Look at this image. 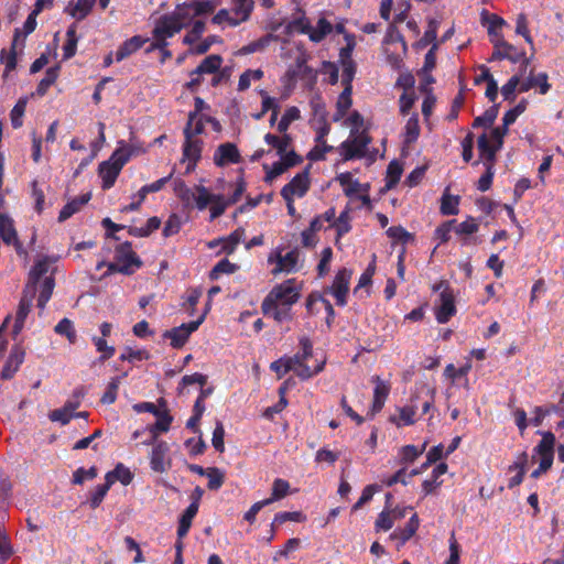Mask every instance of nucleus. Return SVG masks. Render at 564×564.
Masks as SVG:
<instances>
[{
  "mask_svg": "<svg viewBox=\"0 0 564 564\" xmlns=\"http://www.w3.org/2000/svg\"><path fill=\"white\" fill-rule=\"evenodd\" d=\"M341 155L344 161H349L355 158H364V152L358 150L354 142H350V140H346L340 144Z\"/></svg>",
  "mask_w": 564,
  "mask_h": 564,
  "instance_id": "obj_62",
  "label": "nucleus"
},
{
  "mask_svg": "<svg viewBox=\"0 0 564 564\" xmlns=\"http://www.w3.org/2000/svg\"><path fill=\"white\" fill-rule=\"evenodd\" d=\"M288 391V382H284L280 388H279V393H280V400L279 402L273 405V406H270L265 410L264 412V415L267 417H271L273 414L275 413H279L281 412L286 405H288V401L285 399V393Z\"/></svg>",
  "mask_w": 564,
  "mask_h": 564,
  "instance_id": "obj_57",
  "label": "nucleus"
},
{
  "mask_svg": "<svg viewBox=\"0 0 564 564\" xmlns=\"http://www.w3.org/2000/svg\"><path fill=\"white\" fill-rule=\"evenodd\" d=\"M197 193H193L189 204H194L199 210L207 208V206L215 199L216 195H212L206 187L196 186Z\"/></svg>",
  "mask_w": 564,
  "mask_h": 564,
  "instance_id": "obj_35",
  "label": "nucleus"
},
{
  "mask_svg": "<svg viewBox=\"0 0 564 564\" xmlns=\"http://www.w3.org/2000/svg\"><path fill=\"white\" fill-rule=\"evenodd\" d=\"M268 263L273 275L294 272L300 267L299 249H276L270 253Z\"/></svg>",
  "mask_w": 564,
  "mask_h": 564,
  "instance_id": "obj_5",
  "label": "nucleus"
},
{
  "mask_svg": "<svg viewBox=\"0 0 564 564\" xmlns=\"http://www.w3.org/2000/svg\"><path fill=\"white\" fill-rule=\"evenodd\" d=\"M459 197L444 194L441 200V213L446 216L458 214Z\"/></svg>",
  "mask_w": 564,
  "mask_h": 564,
  "instance_id": "obj_45",
  "label": "nucleus"
},
{
  "mask_svg": "<svg viewBox=\"0 0 564 564\" xmlns=\"http://www.w3.org/2000/svg\"><path fill=\"white\" fill-rule=\"evenodd\" d=\"M253 0H236L235 1V13L241 15L239 22L247 21L253 9Z\"/></svg>",
  "mask_w": 564,
  "mask_h": 564,
  "instance_id": "obj_54",
  "label": "nucleus"
},
{
  "mask_svg": "<svg viewBox=\"0 0 564 564\" xmlns=\"http://www.w3.org/2000/svg\"><path fill=\"white\" fill-rule=\"evenodd\" d=\"M120 386V379L112 378L111 381L108 383L105 393L101 397V402L106 404H111L117 399L118 389Z\"/></svg>",
  "mask_w": 564,
  "mask_h": 564,
  "instance_id": "obj_58",
  "label": "nucleus"
},
{
  "mask_svg": "<svg viewBox=\"0 0 564 564\" xmlns=\"http://www.w3.org/2000/svg\"><path fill=\"white\" fill-rule=\"evenodd\" d=\"M206 477L208 478V488L210 490H218L224 484V473L218 468H207Z\"/></svg>",
  "mask_w": 564,
  "mask_h": 564,
  "instance_id": "obj_53",
  "label": "nucleus"
},
{
  "mask_svg": "<svg viewBox=\"0 0 564 564\" xmlns=\"http://www.w3.org/2000/svg\"><path fill=\"white\" fill-rule=\"evenodd\" d=\"M286 521L304 522V521H306V516L301 511H292V512H279L274 517V523L282 524Z\"/></svg>",
  "mask_w": 564,
  "mask_h": 564,
  "instance_id": "obj_63",
  "label": "nucleus"
},
{
  "mask_svg": "<svg viewBox=\"0 0 564 564\" xmlns=\"http://www.w3.org/2000/svg\"><path fill=\"white\" fill-rule=\"evenodd\" d=\"M375 273V264L370 263L365 272L360 275L357 286L355 288V293L365 292L368 294V289L371 284V279Z\"/></svg>",
  "mask_w": 564,
  "mask_h": 564,
  "instance_id": "obj_60",
  "label": "nucleus"
},
{
  "mask_svg": "<svg viewBox=\"0 0 564 564\" xmlns=\"http://www.w3.org/2000/svg\"><path fill=\"white\" fill-rule=\"evenodd\" d=\"M59 74V66H53L46 69L44 78L39 83L36 87V94L44 96L47 89L56 82Z\"/></svg>",
  "mask_w": 564,
  "mask_h": 564,
  "instance_id": "obj_36",
  "label": "nucleus"
},
{
  "mask_svg": "<svg viewBox=\"0 0 564 564\" xmlns=\"http://www.w3.org/2000/svg\"><path fill=\"white\" fill-rule=\"evenodd\" d=\"M420 527V520L416 513H413L409 519L404 528H399L391 534L392 539L399 540L402 544L409 541L417 531Z\"/></svg>",
  "mask_w": 564,
  "mask_h": 564,
  "instance_id": "obj_24",
  "label": "nucleus"
},
{
  "mask_svg": "<svg viewBox=\"0 0 564 564\" xmlns=\"http://www.w3.org/2000/svg\"><path fill=\"white\" fill-rule=\"evenodd\" d=\"M133 479V474L123 464H118L113 470L107 473L105 480L112 486L116 481H120L122 485H129Z\"/></svg>",
  "mask_w": 564,
  "mask_h": 564,
  "instance_id": "obj_25",
  "label": "nucleus"
},
{
  "mask_svg": "<svg viewBox=\"0 0 564 564\" xmlns=\"http://www.w3.org/2000/svg\"><path fill=\"white\" fill-rule=\"evenodd\" d=\"M300 118V110L296 107H290L285 110L284 115L278 123V131L281 133L286 132L292 121Z\"/></svg>",
  "mask_w": 564,
  "mask_h": 564,
  "instance_id": "obj_51",
  "label": "nucleus"
},
{
  "mask_svg": "<svg viewBox=\"0 0 564 564\" xmlns=\"http://www.w3.org/2000/svg\"><path fill=\"white\" fill-rule=\"evenodd\" d=\"M202 296V290L198 288L188 289L184 296L183 307L189 312V314L194 313L195 306L198 303V300Z\"/></svg>",
  "mask_w": 564,
  "mask_h": 564,
  "instance_id": "obj_52",
  "label": "nucleus"
},
{
  "mask_svg": "<svg viewBox=\"0 0 564 564\" xmlns=\"http://www.w3.org/2000/svg\"><path fill=\"white\" fill-rule=\"evenodd\" d=\"M435 393L436 391L434 388H431L426 384H422L413 394L411 401L414 403H416L417 401H422V412L427 413L434 404Z\"/></svg>",
  "mask_w": 564,
  "mask_h": 564,
  "instance_id": "obj_22",
  "label": "nucleus"
},
{
  "mask_svg": "<svg viewBox=\"0 0 564 564\" xmlns=\"http://www.w3.org/2000/svg\"><path fill=\"white\" fill-rule=\"evenodd\" d=\"M308 170L310 165L303 172L296 174L288 184H285L281 189V196H304L310 188Z\"/></svg>",
  "mask_w": 564,
  "mask_h": 564,
  "instance_id": "obj_13",
  "label": "nucleus"
},
{
  "mask_svg": "<svg viewBox=\"0 0 564 564\" xmlns=\"http://www.w3.org/2000/svg\"><path fill=\"white\" fill-rule=\"evenodd\" d=\"M132 156V151L126 149H117L110 159L99 164L98 173L102 180V188L109 189L116 183L122 167Z\"/></svg>",
  "mask_w": 564,
  "mask_h": 564,
  "instance_id": "obj_4",
  "label": "nucleus"
},
{
  "mask_svg": "<svg viewBox=\"0 0 564 564\" xmlns=\"http://www.w3.org/2000/svg\"><path fill=\"white\" fill-rule=\"evenodd\" d=\"M332 31V23L328 22L325 18H321L316 28H313L312 33H310V40L312 42L318 43L323 41Z\"/></svg>",
  "mask_w": 564,
  "mask_h": 564,
  "instance_id": "obj_39",
  "label": "nucleus"
},
{
  "mask_svg": "<svg viewBox=\"0 0 564 564\" xmlns=\"http://www.w3.org/2000/svg\"><path fill=\"white\" fill-rule=\"evenodd\" d=\"M150 355L148 350L140 348L126 347L120 355V360L129 361L131 364L148 360Z\"/></svg>",
  "mask_w": 564,
  "mask_h": 564,
  "instance_id": "obj_42",
  "label": "nucleus"
},
{
  "mask_svg": "<svg viewBox=\"0 0 564 564\" xmlns=\"http://www.w3.org/2000/svg\"><path fill=\"white\" fill-rule=\"evenodd\" d=\"M110 485L105 481V484L102 485H98L94 491L90 494V499H89V502H90V507L93 509H96L97 507L100 506V503L102 502L105 496L107 495L108 490L110 489Z\"/></svg>",
  "mask_w": 564,
  "mask_h": 564,
  "instance_id": "obj_56",
  "label": "nucleus"
},
{
  "mask_svg": "<svg viewBox=\"0 0 564 564\" xmlns=\"http://www.w3.org/2000/svg\"><path fill=\"white\" fill-rule=\"evenodd\" d=\"M372 382L375 383L373 389V401L371 406V415L380 412L388 399L391 384L389 381L382 380L380 377L376 376L372 378Z\"/></svg>",
  "mask_w": 564,
  "mask_h": 564,
  "instance_id": "obj_16",
  "label": "nucleus"
},
{
  "mask_svg": "<svg viewBox=\"0 0 564 564\" xmlns=\"http://www.w3.org/2000/svg\"><path fill=\"white\" fill-rule=\"evenodd\" d=\"M185 142L183 145V159L189 163L186 171L191 172L196 166V163L200 159L202 144L200 140L192 138V127L185 126L184 128Z\"/></svg>",
  "mask_w": 564,
  "mask_h": 564,
  "instance_id": "obj_12",
  "label": "nucleus"
},
{
  "mask_svg": "<svg viewBox=\"0 0 564 564\" xmlns=\"http://www.w3.org/2000/svg\"><path fill=\"white\" fill-rule=\"evenodd\" d=\"M183 28L184 23L177 22L171 14H163L156 20L152 34L153 36L162 37V35H164L166 37H172Z\"/></svg>",
  "mask_w": 564,
  "mask_h": 564,
  "instance_id": "obj_15",
  "label": "nucleus"
},
{
  "mask_svg": "<svg viewBox=\"0 0 564 564\" xmlns=\"http://www.w3.org/2000/svg\"><path fill=\"white\" fill-rule=\"evenodd\" d=\"M143 444L153 445L150 457L151 468L156 473L166 471L171 465L170 458L167 456L169 445L163 441L158 442L156 440L152 443H149L148 440L144 441Z\"/></svg>",
  "mask_w": 564,
  "mask_h": 564,
  "instance_id": "obj_11",
  "label": "nucleus"
},
{
  "mask_svg": "<svg viewBox=\"0 0 564 564\" xmlns=\"http://www.w3.org/2000/svg\"><path fill=\"white\" fill-rule=\"evenodd\" d=\"M302 352L293 357H283L271 364V370L276 372L281 378L289 371H294L301 379H308L323 370L324 362H317L314 366L308 365V359L312 357V344L308 338L300 340Z\"/></svg>",
  "mask_w": 564,
  "mask_h": 564,
  "instance_id": "obj_3",
  "label": "nucleus"
},
{
  "mask_svg": "<svg viewBox=\"0 0 564 564\" xmlns=\"http://www.w3.org/2000/svg\"><path fill=\"white\" fill-rule=\"evenodd\" d=\"M55 271V258L36 256L34 264L29 272V280L17 310L13 325L14 335H18L24 327V322L31 311L33 299L39 290L37 306L40 308L45 307L55 286L53 276Z\"/></svg>",
  "mask_w": 564,
  "mask_h": 564,
  "instance_id": "obj_1",
  "label": "nucleus"
},
{
  "mask_svg": "<svg viewBox=\"0 0 564 564\" xmlns=\"http://www.w3.org/2000/svg\"><path fill=\"white\" fill-rule=\"evenodd\" d=\"M48 417L53 422H58L62 425H66L74 417V411L64 404V406L51 411Z\"/></svg>",
  "mask_w": 564,
  "mask_h": 564,
  "instance_id": "obj_48",
  "label": "nucleus"
},
{
  "mask_svg": "<svg viewBox=\"0 0 564 564\" xmlns=\"http://www.w3.org/2000/svg\"><path fill=\"white\" fill-rule=\"evenodd\" d=\"M210 308V303H207L205 312L199 316L197 321H193L186 324H182L178 327H174L165 333V337L171 340V345L174 348H181L187 341L192 333H194L205 319L207 312Z\"/></svg>",
  "mask_w": 564,
  "mask_h": 564,
  "instance_id": "obj_9",
  "label": "nucleus"
},
{
  "mask_svg": "<svg viewBox=\"0 0 564 564\" xmlns=\"http://www.w3.org/2000/svg\"><path fill=\"white\" fill-rule=\"evenodd\" d=\"M140 267L141 260L132 249H118L115 261L108 264V272L131 274Z\"/></svg>",
  "mask_w": 564,
  "mask_h": 564,
  "instance_id": "obj_8",
  "label": "nucleus"
},
{
  "mask_svg": "<svg viewBox=\"0 0 564 564\" xmlns=\"http://www.w3.org/2000/svg\"><path fill=\"white\" fill-rule=\"evenodd\" d=\"M527 104V100L522 99L514 108L507 111L503 116L505 126L512 124L517 118L525 111Z\"/></svg>",
  "mask_w": 564,
  "mask_h": 564,
  "instance_id": "obj_64",
  "label": "nucleus"
},
{
  "mask_svg": "<svg viewBox=\"0 0 564 564\" xmlns=\"http://www.w3.org/2000/svg\"><path fill=\"white\" fill-rule=\"evenodd\" d=\"M554 445H555V436L551 432H545L542 434V440L534 447V454L540 457V465L546 468H551L553 464L554 457Z\"/></svg>",
  "mask_w": 564,
  "mask_h": 564,
  "instance_id": "obj_14",
  "label": "nucleus"
},
{
  "mask_svg": "<svg viewBox=\"0 0 564 564\" xmlns=\"http://www.w3.org/2000/svg\"><path fill=\"white\" fill-rule=\"evenodd\" d=\"M427 442H424L421 447L414 445H405L399 449V457L402 464L413 463L426 449Z\"/></svg>",
  "mask_w": 564,
  "mask_h": 564,
  "instance_id": "obj_32",
  "label": "nucleus"
},
{
  "mask_svg": "<svg viewBox=\"0 0 564 564\" xmlns=\"http://www.w3.org/2000/svg\"><path fill=\"white\" fill-rule=\"evenodd\" d=\"M433 291H440V300L435 307V316L438 323H447L456 313L453 290L446 281H440L433 285Z\"/></svg>",
  "mask_w": 564,
  "mask_h": 564,
  "instance_id": "obj_6",
  "label": "nucleus"
},
{
  "mask_svg": "<svg viewBox=\"0 0 564 564\" xmlns=\"http://www.w3.org/2000/svg\"><path fill=\"white\" fill-rule=\"evenodd\" d=\"M352 271L346 268L340 269L330 286L326 289V293H329L334 296L336 304L339 306H344L347 304V296L350 290V280H351Z\"/></svg>",
  "mask_w": 564,
  "mask_h": 564,
  "instance_id": "obj_7",
  "label": "nucleus"
},
{
  "mask_svg": "<svg viewBox=\"0 0 564 564\" xmlns=\"http://www.w3.org/2000/svg\"><path fill=\"white\" fill-rule=\"evenodd\" d=\"M498 116V105L488 108L481 116L475 118L473 122L474 128L485 127L489 128L494 124Z\"/></svg>",
  "mask_w": 564,
  "mask_h": 564,
  "instance_id": "obj_44",
  "label": "nucleus"
},
{
  "mask_svg": "<svg viewBox=\"0 0 564 564\" xmlns=\"http://www.w3.org/2000/svg\"><path fill=\"white\" fill-rule=\"evenodd\" d=\"M416 410L417 403L411 401L410 404L398 408V414L392 415L390 422L398 427L413 425L416 422Z\"/></svg>",
  "mask_w": 564,
  "mask_h": 564,
  "instance_id": "obj_18",
  "label": "nucleus"
},
{
  "mask_svg": "<svg viewBox=\"0 0 564 564\" xmlns=\"http://www.w3.org/2000/svg\"><path fill=\"white\" fill-rule=\"evenodd\" d=\"M477 145H478V150H479L480 154L486 156V161H487L486 165L487 164L494 165L495 160H496V153H497V151H499V149L496 147V144L491 145L489 143L487 134L482 133L478 138Z\"/></svg>",
  "mask_w": 564,
  "mask_h": 564,
  "instance_id": "obj_34",
  "label": "nucleus"
},
{
  "mask_svg": "<svg viewBox=\"0 0 564 564\" xmlns=\"http://www.w3.org/2000/svg\"><path fill=\"white\" fill-rule=\"evenodd\" d=\"M289 491H290V484H289V481H286V480H284L282 478H276L273 481V485H272L271 497L268 498V499H264V500L269 501V505H270L273 501H278V500H281L284 497H286Z\"/></svg>",
  "mask_w": 564,
  "mask_h": 564,
  "instance_id": "obj_40",
  "label": "nucleus"
},
{
  "mask_svg": "<svg viewBox=\"0 0 564 564\" xmlns=\"http://www.w3.org/2000/svg\"><path fill=\"white\" fill-rule=\"evenodd\" d=\"M301 291L302 282L296 279H288L276 284L262 301L263 314L279 323L290 319V308L299 301Z\"/></svg>",
  "mask_w": 564,
  "mask_h": 564,
  "instance_id": "obj_2",
  "label": "nucleus"
},
{
  "mask_svg": "<svg viewBox=\"0 0 564 564\" xmlns=\"http://www.w3.org/2000/svg\"><path fill=\"white\" fill-rule=\"evenodd\" d=\"M528 462V454L521 453L517 460L509 466V471L516 470L517 474L510 478L508 487L513 488L516 486H519L523 481V476L525 474V466Z\"/></svg>",
  "mask_w": 564,
  "mask_h": 564,
  "instance_id": "obj_29",
  "label": "nucleus"
},
{
  "mask_svg": "<svg viewBox=\"0 0 564 564\" xmlns=\"http://www.w3.org/2000/svg\"><path fill=\"white\" fill-rule=\"evenodd\" d=\"M170 14L174 17L177 22L184 23V28L196 17L192 1L176 6L175 10Z\"/></svg>",
  "mask_w": 564,
  "mask_h": 564,
  "instance_id": "obj_33",
  "label": "nucleus"
},
{
  "mask_svg": "<svg viewBox=\"0 0 564 564\" xmlns=\"http://www.w3.org/2000/svg\"><path fill=\"white\" fill-rule=\"evenodd\" d=\"M322 227L323 226H322L321 218H314L311 221L310 227L302 232V239H303L304 247H313L316 243V241L314 239V235L316 231L321 230Z\"/></svg>",
  "mask_w": 564,
  "mask_h": 564,
  "instance_id": "obj_47",
  "label": "nucleus"
},
{
  "mask_svg": "<svg viewBox=\"0 0 564 564\" xmlns=\"http://www.w3.org/2000/svg\"><path fill=\"white\" fill-rule=\"evenodd\" d=\"M223 63V57L213 54L204 58L200 64L191 72V75L214 74L219 70Z\"/></svg>",
  "mask_w": 564,
  "mask_h": 564,
  "instance_id": "obj_27",
  "label": "nucleus"
},
{
  "mask_svg": "<svg viewBox=\"0 0 564 564\" xmlns=\"http://www.w3.org/2000/svg\"><path fill=\"white\" fill-rule=\"evenodd\" d=\"M245 230L242 228L236 229L227 237L214 239L207 243V247H236L243 242Z\"/></svg>",
  "mask_w": 564,
  "mask_h": 564,
  "instance_id": "obj_31",
  "label": "nucleus"
},
{
  "mask_svg": "<svg viewBox=\"0 0 564 564\" xmlns=\"http://www.w3.org/2000/svg\"><path fill=\"white\" fill-rule=\"evenodd\" d=\"M482 22L488 23V34L490 36H497V29L502 28L506 21L497 14H488L486 11L482 12Z\"/></svg>",
  "mask_w": 564,
  "mask_h": 564,
  "instance_id": "obj_50",
  "label": "nucleus"
},
{
  "mask_svg": "<svg viewBox=\"0 0 564 564\" xmlns=\"http://www.w3.org/2000/svg\"><path fill=\"white\" fill-rule=\"evenodd\" d=\"M26 102L25 98L19 99L10 112L11 124L14 129L20 128L23 124L22 117L25 112Z\"/></svg>",
  "mask_w": 564,
  "mask_h": 564,
  "instance_id": "obj_46",
  "label": "nucleus"
},
{
  "mask_svg": "<svg viewBox=\"0 0 564 564\" xmlns=\"http://www.w3.org/2000/svg\"><path fill=\"white\" fill-rule=\"evenodd\" d=\"M240 154L234 143H223L218 147L214 155V162L217 166H224L227 163H238Z\"/></svg>",
  "mask_w": 564,
  "mask_h": 564,
  "instance_id": "obj_17",
  "label": "nucleus"
},
{
  "mask_svg": "<svg viewBox=\"0 0 564 564\" xmlns=\"http://www.w3.org/2000/svg\"><path fill=\"white\" fill-rule=\"evenodd\" d=\"M403 169L398 161H391L387 167L386 187L393 188L400 181Z\"/></svg>",
  "mask_w": 564,
  "mask_h": 564,
  "instance_id": "obj_37",
  "label": "nucleus"
},
{
  "mask_svg": "<svg viewBox=\"0 0 564 564\" xmlns=\"http://www.w3.org/2000/svg\"><path fill=\"white\" fill-rule=\"evenodd\" d=\"M55 332L58 335L66 336L70 344H74L77 339L76 332L74 329L73 322L68 318H63L55 326Z\"/></svg>",
  "mask_w": 564,
  "mask_h": 564,
  "instance_id": "obj_49",
  "label": "nucleus"
},
{
  "mask_svg": "<svg viewBox=\"0 0 564 564\" xmlns=\"http://www.w3.org/2000/svg\"><path fill=\"white\" fill-rule=\"evenodd\" d=\"M0 238L6 245H18L17 232L13 227L12 219L3 214H0Z\"/></svg>",
  "mask_w": 564,
  "mask_h": 564,
  "instance_id": "obj_28",
  "label": "nucleus"
},
{
  "mask_svg": "<svg viewBox=\"0 0 564 564\" xmlns=\"http://www.w3.org/2000/svg\"><path fill=\"white\" fill-rule=\"evenodd\" d=\"M24 352L23 350L15 346L11 349L8 360L1 371L2 379H10L18 371L20 365L23 362Z\"/></svg>",
  "mask_w": 564,
  "mask_h": 564,
  "instance_id": "obj_20",
  "label": "nucleus"
},
{
  "mask_svg": "<svg viewBox=\"0 0 564 564\" xmlns=\"http://www.w3.org/2000/svg\"><path fill=\"white\" fill-rule=\"evenodd\" d=\"M420 135L419 115L413 113L405 124L404 142L411 144L417 140Z\"/></svg>",
  "mask_w": 564,
  "mask_h": 564,
  "instance_id": "obj_43",
  "label": "nucleus"
},
{
  "mask_svg": "<svg viewBox=\"0 0 564 564\" xmlns=\"http://www.w3.org/2000/svg\"><path fill=\"white\" fill-rule=\"evenodd\" d=\"M387 234L393 239V243H401L403 246L414 243V236L400 226L390 227Z\"/></svg>",
  "mask_w": 564,
  "mask_h": 564,
  "instance_id": "obj_41",
  "label": "nucleus"
},
{
  "mask_svg": "<svg viewBox=\"0 0 564 564\" xmlns=\"http://www.w3.org/2000/svg\"><path fill=\"white\" fill-rule=\"evenodd\" d=\"M206 381H207V377L202 373H198V372H195V373L188 375V376H184L178 386V393H183L184 389L191 384L197 383L200 387H204Z\"/></svg>",
  "mask_w": 564,
  "mask_h": 564,
  "instance_id": "obj_61",
  "label": "nucleus"
},
{
  "mask_svg": "<svg viewBox=\"0 0 564 564\" xmlns=\"http://www.w3.org/2000/svg\"><path fill=\"white\" fill-rule=\"evenodd\" d=\"M535 86L540 87V93L543 95L549 91L550 85L547 83V75L545 73H540L536 76H530L527 80L521 83L519 90L521 93H525Z\"/></svg>",
  "mask_w": 564,
  "mask_h": 564,
  "instance_id": "obj_30",
  "label": "nucleus"
},
{
  "mask_svg": "<svg viewBox=\"0 0 564 564\" xmlns=\"http://www.w3.org/2000/svg\"><path fill=\"white\" fill-rule=\"evenodd\" d=\"M94 3L93 0H77L74 7L66 8V12L77 20H83L91 11Z\"/></svg>",
  "mask_w": 564,
  "mask_h": 564,
  "instance_id": "obj_38",
  "label": "nucleus"
},
{
  "mask_svg": "<svg viewBox=\"0 0 564 564\" xmlns=\"http://www.w3.org/2000/svg\"><path fill=\"white\" fill-rule=\"evenodd\" d=\"M495 44V50L492 52L491 58L489 61L495 59H509L512 63H517L522 61V67L523 69L527 68L530 61L525 57L524 52L519 51L516 46L512 44H509L505 40L498 39V40H491Z\"/></svg>",
  "mask_w": 564,
  "mask_h": 564,
  "instance_id": "obj_10",
  "label": "nucleus"
},
{
  "mask_svg": "<svg viewBox=\"0 0 564 564\" xmlns=\"http://www.w3.org/2000/svg\"><path fill=\"white\" fill-rule=\"evenodd\" d=\"M478 225L476 224V220L474 218H468L467 220L457 224L455 220V225L453 226L454 232L457 236L463 235H471L475 231H477Z\"/></svg>",
  "mask_w": 564,
  "mask_h": 564,
  "instance_id": "obj_59",
  "label": "nucleus"
},
{
  "mask_svg": "<svg viewBox=\"0 0 564 564\" xmlns=\"http://www.w3.org/2000/svg\"><path fill=\"white\" fill-rule=\"evenodd\" d=\"M147 40L142 39L140 35H134L129 40L124 41L116 52V61L121 62L138 50H140Z\"/></svg>",
  "mask_w": 564,
  "mask_h": 564,
  "instance_id": "obj_23",
  "label": "nucleus"
},
{
  "mask_svg": "<svg viewBox=\"0 0 564 564\" xmlns=\"http://www.w3.org/2000/svg\"><path fill=\"white\" fill-rule=\"evenodd\" d=\"M22 33L20 29H15L13 41L11 45V51L8 53L6 50H2L0 53V59L6 65V73L11 72L17 66V46L20 41Z\"/></svg>",
  "mask_w": 564,
  "mask_h": 564,
  "instance_id": "obj_26",
  "label": "nucleus"
},
{
  "mask_svg": "<svg viewBox=\"0 0 564 564\" xmlns=\"http://www.w3.org/2000/svg\"><path fill=\"white\" fill-rule=\"evenodd\" d=\"M91 198V193H86L68 202L59 212L58 221L63 223L80 210Z\"/></svg>",
  "mask_w": 564,
  "mask_h": 564,
  "instance_id": "obj_21",
  "label": "nucleus"
},
{
  "mask_svg": "<svg viewBox=\"0 0 564 564\" xmlns=\"http://www.w3.org/2000/svg\"><path fill=\"white\" fill-rule=\"evenodd\" d=\"M455 225V219L447 220L443 225L436 228L435 237L438 239V245L447 243L451 240V232L454 231L453 226Z\"/></svg>",
  "mask_w": 564,
  "mask_h": 564,
  "instance_id": "obj_55",
  "label": "nucleus"
},
{
  "mask_svg": "<svg viewBox=\"0 0 564 564\" xmlns=\"http://www.w3.org/2000/svg\"><path fill=\"white\" fill-rule=\"evenodd\" d=\"M154 415L156 416V422L148 427L151 433L149 443L154 442L160 433H166L173 421L172 415L166 409H160Z\"/></svg>",
  "mask_w": 564,
  "mask_h": 564,
  "instance_id": "obj_19",
  "label": "nucleus"
}]
</instances>
